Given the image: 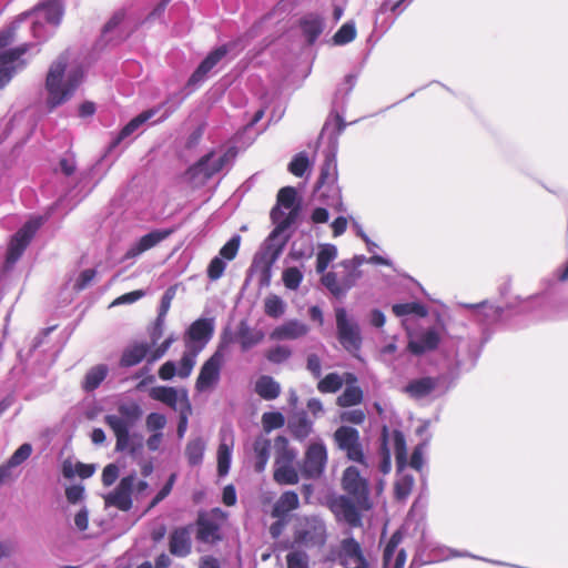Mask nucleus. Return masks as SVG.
<instances>
[{
    "mask_svg": "<svg viewBox=\"0 0 568 568\" xmlns=\"http://www.w3.org/2000/svg\"><path fill=\"white\" fill-rule=\"evenodd\" d=\"M63 4L61 0H43L30 11H26L6 29L0 31V89L4 88L13 74L24 67L21 57L29 50L30 44L23 43L18 48L2 51L17 38V30L26 26L32 37L39 42L52 36L61 22Z\"/></svg>",
    "mask_w": 568,
    "mask_h": 568,
    "instance_id": "nucleus-1",
    "label": "nucleus"
},
{
    "mask_svg": "<svg viewBox=\"0 0 568 568\" xmlns=\"http://www.w3.org/2000/svg\"><path fill=\"white\" fill-rule=\"evenodd\" d=\"M296 190L285 186L278 191L277 204L271 211V220L275 229L271 232L264 243L260 260L268 272L280 258L287 242L284 232L295 222L297 210L295 209Z\"/></svg>",
    "mask_w": 568,
    "mask_h": 568,
    "instance_id": "nucleus-2",
    "label": "nucleus"
},
{
    "mask_svg": "<svg viewBox=\"0 0 568 568\" xmlns=\"http://www.w3.org/2000/svg\"><path fill=\"white\" fill-rule=\"evenodd\" d=\"M84 78L80 65H69L68 57L61 54L49 68L45 79V103L49 110L69 101Z\"/></svg>",
    "mask_w": 568,
    "mask_h": 568,
    "instance_id": "nucleus-3",
    "label": "nucleus"
},
{
    "mask_svg": "<svg viewBox=\"0 0 568 568\" xmlns=\"http://www.w3.org/2000/svg\"><path fill=\"white\" fill-rule=\"evenodd\" d=\"M336 153V142L332 143L325 150L324 163L321 168L320 178L316 183V193L318 199L328 207L337 212H345L346 209L342 200V192L337 185Z\"/></svg>",
    "mask_w": 568,
    "mask_h": 568,
    "instance_id": "nucleus-4",
    "label": "nucleus"
},
{
    "mask_svg": "<svg viewBox=\"0 0 568 568\" xmlns=\"http://www.w3.org/2000/svg\"><path fill=\"white\" fill-rule=\"evenodd\" d=\"M325 520L318 515L297 516L293 526V544L305 549H321L327 541Z\"/></svg>",
    "mask_w": 568,
    "mask_h": 568,
    "instance_id": "nucleus-5",
    "label": "nucleus"
},
{
    "mask_svg": "<svg viewBox=\"0 0 568 568\" xmlns=\"http://www.w3.org/2000/svg\"><path fill=\"white\" fill-rule=\"evenodd\" d=\"M245 45L246 42H244L243 39H236L212 50L189 78L185 85V89L189 90V92H179L178 94L186 97L207 79L209 74L219 65L220 62L226 59L230 54L232 57L237 55Z\"/></svg>",
    "mask_w": 568,
    "mask_h": 568,
    "instance_id": "nucleus-6",
    "label": "nucleus"
},
{
    "mask_svg": "<svg viewBox=\"0 0 568 568\" xmlns=\"http://www.w3.org/2000/svg\"><path fill=\"white\" fill-rule=\"evenodd\" d=\"M184 99L185 95L171 94L162 104L140 113L120 131L114 142L118 144L131 136L143 123L151 120L161 111V115L154 122L168 119L182 104Z\"/></svg>",
    "mask_w": 568,
    "mask_h": 568,
    "instance_id": "nucleus-7",
    "label": "nucleus"
},
{
    "mask_svg": "<svg viewBox=\"0 0 568 568\" xmlns=\"http://www.w3.org/2000/svg\"><path fill=\"white\" fill-rule=\"evenodd\" d=\"M234 153L229 151H212L202 156L187 170L189 179L195 184H204L210 178L219 173L232 159Z\"/></svg>",
    "mask_w": 568,
    "mask_h": 568,
    "instance_id": "nucleus-8",
    "label": "nucleus"
},
{
    "mask_svg": "<svg viewBox=\"0 0 568 568\" xmlns=\"http://www.w3.org/2000/svg\"><path fill=\"white\" fill-rule=\"evenodd\" d=\"M227 519V513L221 508L201 511L196 519V539L200 542L214 545L223 539L222 527Z\"/></svg>",
    "mask_w": 568,
    "mask_h": 568,
    "instance_id": "nucleus-9",
    "label": "nucleus"
},
{
    "mask_svg": "<svg viewBox=\"0 0 568 568\" xmlns=\"http://www.w3.org/2000/svg\"><path fill=\"white\" fill-rule=\"evenodd\" d=\"M332 557L343 568H375L366 558L361 544L351 534L339 541L332 551Z\"/></svg>",
    "mask_w": 568,
    "mask_h": 568,
    "instance_id": "nucleus-10",
    "label": "nucleus"
},
{
    "mask_svg": "<svg viewBox=\"0 0 568 568\" xmlns=\"http://www.w3.org/2000/svg\"><path fill=\"white\" fill-rule=\"evenodd\" d=\"M224 362V346L221 345L201 366L195 382L196 392H212L219 385Z\"/></svg>",
    "mask_w": 568,
    "mask_h": 568,
    "instance_id": "nucleus-11",
    "label": "nucleus"
},
{
    "mask_svg": "<svg viewBox=\"0 0 568 568\" xmlns=\"http://www.w3.org/2000/svg\"><path fill=\"white\" fill-rule=\"evenodd\" d=\"M390 449L394 450L398 465H403L406 462V440L400 430H389L387 426H384L381 435V450L383 454V462L381 469L384 474L390 470Z\"/></svg>",
    "mask_w": 568,
    "mask_h": 568,
    "instance_id": "nucleus-12",
    "label": "nucleus"
},
{
    "mask_svg": "<svg viewBox=\"0 0 568 568\" xmlns=\"http://www.w3.org/2000/svg\"><path fill=\"white\" fill-rule=\"evenodd\" d=\"M337 337L342 346L349 353L359 351L362 345L361 329L357 322L349 317L346 310H335Z\"/></svg>",
    "mask_w": 568,
    "mask_h": 568,
    "instance_id": "nucleus-13",
    "label": "nucleus"
},
{
    "mask_svg": "<svg viewBox=\"0 0 568 568\" xmlns=\"http://www.w3.org/2000/svg\"><path fill=\"white\" fill-rule=\"evenodd\" d=\"M337 447L346 454V457L364 467H368L367 458L363 450L359 433L356 428L341 426L334 433Z\"/></svg>",
    "mask_w": 568,
    "mask_h": 568,
    "instance_id": "nucleus-14",
    "label": "nucleus"
},
{
    "mask_svg": "<svg viewBox=\"0 0 568 568\" xmlns=\"http://www.w3.org/2000/svg\"><path fill=\"white\" fill-rule=\"evenodd\" d=\"M327 464V449L322 439L313 440L306 448L301 466L302 476L316 479L322 476Z\"/></svg>",
    "mask_w": 568,
    "mask_h": 568,
    "instance_id": "nucleus-15",
    "label": "nucleus"
},
{
    "mask_svg": "<svg viewBox=\"0 0 568 568\" xmlns=\"http://www.w3.org/2000/svg\"><path fill=\"white\" fill-rule=\"evenodd\" d=\"M43 216H33L29 221H27L23 226L12 236L8 253H7V263L14 264L26 247L30 243L31 239L36 234V232L40 229V226L44 223Z\"/></svg>",
    "mask_w": 568,
    "mask_h": 568,
    "instance_id": "nucleus-16",
    "label": "nucleus"
},
{
    "mask_svg": "<svg viewBox=\"0 0 568 568\" xmlns=\"http://www.w3.org/2000/svg\"><path fill=\"white\" fill-rule=\"evenodd\" d=\"M214 328L213 318L194 321L184 334L185 348L200 354L213 337Z\"/></svg>",
    "mask_w": 568,
    "mask_h": 568,
    "instance_id": "nucleus-17",
    "label": "nucleus"
},
{
    "mask_svg": "<svg viewBox=\"0 0 568 568\" xmlns=\"http://www.w3.org/2000/svg\"><path fill=\"white\" fill-rule=\"evenodd\" d=\"M342 481L344 490L355 498L361 507H368V483L355 466L344 470Z\"/></svg>",
    "mask_w": 568,
    "mask_h": 568,
    "instance_id": "nucleus-18",
    "label": "nucleus"
},
{
    "mask_svg": "<svg viewBox=\"0 0 568 568\" xmlns=\"http://www.w3.org/2000/svg\"><path fill=\"white\" fill-rule=\"evenodd\" d=\"M241 236L233 235L220 250L219 255L212 258L207 266V277L217 281L224 274L226 262L235 258L240 248Z\"/></svg>",
    "mask_w": 568,
    "mask_h": 568,
    "instance_id": "nucleus-19",
    "label": "nucleus"
},
{
    "mask_svg": "<svg viewBox=\"0 0 568 568\" xmlns=\"http://www.w3.org/2000/svg\"><path fill=\"white\" fill-rule=\"evenodd\" d=\"M136 475L130 474L123 477L116 488L104 497L106 506H113L128 511L132 507V491L135 486Z\"/></svg>",
    "mask_w": 568,
    "mask_h": 568,
    "instance_id": "nucleus-20",
    "label": "nucleus"
},
{
    "mask_svg": "<svg viewBox=\"0 0 568 568\" xmlns=\"http://www.w3.org/2000/svg\"><path fill=\"white\" fill-rule=\"evenodd\" d=\"M462 307L470 311L471 318L478 324L489 327L504 320L505 310L487 301L477 304H460Z\"/></svg>",
    "mask_w": 568,
    "mask_h": 568,
    "instance_id": "nucleus-21",
    "label": "nucleus"
},
{
    "mask_svg": "<svg viewBox=\"0 0 568 568\" xmlns=\"http://www.w3.org/2000/svg\"><path fill=\"white\" fill-rule=\"evenodd\" d=\"M329 508L335 515L337 521H343L351 528H357L362 526V515L348 497H335L332 499Z\"/></svg>",
    "mask_w": 568,
    "mask_h": 568,
    "instance_id": "nucleus-22",
    "label": "nucleus"
},
{
    "mask_svg": "<svg viewBox=\"0 0 568 568\" xmlns=\"http://www.w3.org/2000/svg\"><path fill=\"white\" fill-rule=\"evenodd\" d=\"M408 345L407 349L414 355H422L435 349L440 341L436 328H427L420 332H412L407 328Z\"/></svg>",
    "mask_w": 568,
    "mask_h": 568,
    "instance_id": "nucleus-23",
    "label": "nucleus"
},
{
    "mask_svg": "<svg viewBox=\"0 0 568 568\" xmlns=\"http://www.w3.org/2000/svg\"><path fill=\"white\" fill-rule=\"evenodd\" d=\"M217 474L224 477L229 474L234 447V433L230 426H223L219 433Z\"/></svg>",
    "mask_w": 568,
    "mask_h": 568,
    "instance_id": "nucleus-24",
    "label": "nucleus"
},
{
    "mask_svg": "<svg viewBox=\"0 0 568 568\" xmlns=\"http://www.w3.org/2000/svg\"><path fill=\"white\" fill-rule=\"evenodd\" d=\"M193 526L186 525L174 528L169 536V550L171 555L184 558L192 551Z\"/></svg>",
    "mask_w": 568,
    "mask_h": 568,
    "instance_id": "nucleus-25",
    "label": "nucleus"
},
{
    "mask_svg": "<svg viewBox=\"0 0 568 568\" xmlns=\"http://www.w3.org/2000/svg\"><path fill=\"white\" fill-rule=\"evenodd\" d=\"M171 230H154L143 235L139 241L133 243L123 256V261L134 260L145 251L154 247L160 242L171 235Z\"/></svg>",
    "mask_w": 568,
    "mask_h": 568,
    "instance_id": "nucleus-26",
    "label": "nucleus"
},
{
    "mask_svg": "<svg viewBox=\"0 0 568 568\" xmlns=\"http://www.w3.org/2000/svg\"><path fill=\"white\" fill-rule=\"evenodd\" d=\"M402 539L403 534L400 530H397L386 544L383 552L384 568H404L406 551L403 548H398Z\"/></svg>",
    "mask_w": 568,
    "mask_h": 568,
    "instance_id": "nucleus-27",
    "label": "nucleus"
},
{
    "mask_svg": "<svg viewBox=\"0 0 568 568\" xmlns=\"http://www.w3.org/2000/svg\"><path fill=\"white\" fill-rule=\"evenodd\" d=\"M105 424L113 430L116 437V450L124 452L130 447V420L120 415H106Z\"/></svg>",
    "mask_w": 568,
    "mask_h": 568,
    "instance_id": "nucleus-28",
    "label": "nucleus"
},
{
    "mask_svg": "<svg viewBox=\"0 0 568 568\" xmlns=\"http://www.w3.org/2000/svg\"><path fill=\"white\" fill-rule=\"evenodd\" d=\"M308 333V326L301 321L290 320L276 326L270 334L273 341L297 339Z\"/></svg>",
    "mask_w": 568,
    "mask_h": 568,
    "instance_id": "nucleus-29",
    "label": "nucleus"
},
{
    "mask_svg": "<svg viewBox=\"0 0 568 568\" xmlns=\"http://www.w3.org/2000/svg\"><path fill=\"white\" fill-rule=\"evenodd\" d=\"M437 386L438 379L427 376L412 379L404 389L412 398L422 399L430 395Z\"/></svg>",
    "mask_w": 568,
    "mask_h": 568,
    "instance_id": "nucleus-30",
    "label": "nucleus"
},
{
    "mask_svg": "<svg viewBox=\"0 0 568 568\" xmlns=\"http://www.w3.org/2000/svg\"><path fill=\"white\" fill-rule=\"evenodd\" d=\"M150 346L148 343H134L125 347L122 352L119 365L128 368L140 364L148 355Z\"/></svg>",
    "mask_w": 568,
    "mask_h": 568,
    "instance_id": "nucleus-31",
    "label": "nucleus"
},
{
    "mask_svg": "<svg viewBox=\"0 0 568 568\" xmlns=\"http://www.w3.org/2000/svg\"><path fill=\"white\" fill-rule=\"evenodd\" d=\"M300 507L298 495L293 490L284 491L272 508V517H286Z\"/></svg>",
    "mask_w": 568,
    "mask_h": 568,
    "instance_id": "nucleus-32",
    "label": "nucleus"
},
{
    "mask_svg": "<svg viewBox=\"0 0 568 568\" xmlns=\"http://www.w3.org/2000/svg\"><path fill=\"white\" fill-rule=\"evenodd\" d=\"M264 338V333L260 329H254L248 326L246 322H241L236 332V339L239 341L242 351L246 352L260 344Z\"/></svg>",
    "mask_w": 568,
    "mask_h": 568,
    "instance_id": "nucleus-33",
    "label": "nucleus"
},
{
    "mask_svg": "<svg viewBox=\"0 0 568 568\" xmlns=\"http://www.w3.org/2000/svg\"><path fill=\"white\" fill-rule=\"evenodd\" d=\"M392 310H393V313L397 317L403 318L402 322L406 329L408 328V326H407V323H408L407 317L408 316H415V317L422 318V317H426L428 314L427 307L424 304L418 303V302L394 304Z\"/></svg>",
    "mask_w": 568,
    "mask_h": 568,
    "instance_id": "nucleus-34",
    "label": "nucleus"
},
{
    "mask_svg": "<svg viewBox=\"0 0 568 568\" xmlns=\"http://www.w3.org/2000/svg\"><path fill=\"white\" fill-rule=\"evenodd\" d=\"M301 29L310 44L314 43L324 29V20L315 13L306 14L301 19Z\"/></svg>",
    "mask_w": 568,
    "mask_h": 568,
    "instance_id": "nucleus-35",
    "label": "nucleus"
},
{
    "mask_svg": "<svg viewBox=\"0 0 568 568\" xmlns=\"http://www.w3.org/2000/svg\"><path fill=\"white\" fill-rule=\"evenodd\" d=\"M255 393L265 400H273L281 394V385L272 376H260L254 385Z\"/></svg>",
    "mask_w": 568,
    "mask_h": 568,
    "instance_id": "nucleus-36",
    "label": "nucleus"
},
{
    "mask_svg": "<svg viewBox=\"0 0 568 568\" xmlns=\"http://www.w3.org/2000/svg\"><path fill=\"white\" fill-rule=\"evenodd\" d=\"M288 429L295 439L303 442L312 434L313 422L303 413L290 419Z\"/></svg>",
    "mask_w": 568,
    "mask_h": 568,
    "instance_id": "nucleus-37",
    "label": "nucleus"
},
{
    "mask_svg": "<svg viewBox=\"0 0 568 568\" xmlns=\"http://www.w3.org/2000/svg\"><path fill=\"white\" fill-rule=\"evenodd\" d=\"M345 376H346V378L344 379L337 373H329L318 382L317 389L323 394L336 393L337 390H339L342 388L344 382H347V383L356 382V377L353 374L346 373Z\"/></svg>",
    "mask_w": 568,
    "mask_h": 568,
    "instance_id": "nucleus-38",
    "label": "nucleus"
},
{
    "mask_svg": "<svg viewBox=\"0 0 568 568\" xmlns=\"http://www.w3.org/2000/svg\"><path fill=\"white\" fill-rule=\"evenodd\" d=\"M109 374V367L105 364H98L93 367H91L83 381H82V387L85 392H93L95 390L102 382L106 378Z\"/></svg>",
    "mask_w": 568,
    "mask_h": 568,
    "instance_id": "nucleus-39",
    "label": "nucleus"
},
{
    "mask_svg": "<svg viewBox=\"0 0 568 568\" xmlns=\"http://www.w3.org/2000/svg\"><path fill=\"white\" fill-rule=\"evenodd\" d=\"M253 450L255 454L254 468L257 473L264 471L270 458L271 440L266 437L260 436L254 440Z\"/></svg>",
    "mask_w": 568,
    "mask_h": 568,
    "instance_id": "nucleus-40",
    "label": "nucleus"
},
{
    "mask_svg": "<svg viewBox=\"0 0 568 568\" xmlns=\"http://www.w3.org/2000/svg\"><path fill=\"white\" fill-rule=\"evenodd\" d=\"M274 480L280 485H296L300 480L298 473L294 467V463L275 464L274 463Z\"/></svg>",
    "mask_w": 568,
    "mask_h": 568,
    "instance_id": "nucleus-41",
    "label": "nucleus"
},
{
    "mask_svg": "<svg viewBox=\"0 0 568 568\" xmlns=\"http://www.w3.org/2000/svg\"><path fill=\"white\" fill-rule=\"evenodd\" d=\"M32 453V446L29 443L22 444L10 457L6 466L0 467V483L9 476L10 468L24 463Z\"/></svg>",
    "mask_w": 568,
    "mask_h": 568,
    "instance_id": "nucleus-42",
    "label": "nucleus"
},
{
    "mask_svg": "<svg viewBox=\"0 0 568 568\" xmlns=\"http://www.w3.org/2000/svg\"><path fill=\"white\" fill-rule=\"evenodd\" d=\"M297 457V450L290 447L288 440L284 436H277L275 439V464L294 463Z\"/></svg>",
    "mask_w": 568,
    "mask_h": 568,
    "instance_id": "nucleus-43",
    "label": "nucleus"
},
{
    "mask_svg": "<svg viewBox=\"0 0 568 568\" xmlns=\"http://www.w3.org/2000/svg\"><path fill=\"white\" fill-rule=\"evenodd\" d=\"M206 444L201 437L189 440L185 447V456L190 466H199L203 462Z\"/></svg>",
    "mask_w": 568,
    "mask_h": 568,
    "instance_id": "nucleus-44",
    "label": "nucleus"
},
{
    "mask_svg": "<svg viewBox=\"0 0 568 568\" xmlns=\"http://www.w3.org/2000/svg\"><path fill=\"white\" fill-rule=\"evenodd\" d=\"M150 397L176 409L179 393L174 387L155 386L150 389Z\"/></svg>",
    "mask_w": 568,
    "mask_h": 568,
    "instance_id": "nucleus-45",
    "label": "nucleus"
},
{
    "mask_svg": "<svg viewBox=\"0 0 568 568\" xmlns=\"http://www.w3.org/2000/svg\"><path fill=\"white\" fill-rule=\"evenodd\" d=\"M337 257V248L333 244L321 245L316 255V272L323 274L328 265Z\"/></svg>",
    "mask_w": 568,
    "mask_h": 568,
    "instance_id": "nucleus-46",
    "label": "nucleus"
},
{
    "mask_svg": "<svg viewBox=\"0 0 568 568\" xmlns=\"http://www.w3.org/2000/svg\"><path fill=\"white\" fill-rule=\"evenodd\" d=\"M363 399V390L356 385H348L344 392L337 397V405L341 407H349L359 404Z\"/></svg>",
    "mask_w": 568,
    "mask_h": 568,
    "instance_id": "nucleus-47",
    "label": "nucleus"
},
{
    "mask_svg": "<svg viewBox=\"0 0 568 568\" xmlns=\"http://www.w3.org/2000/svg\"><path fill=\"white\" fill-rule=\"evenodd\" d=\"M286 310L285 302L277 295H268L264 301V312L272 318L281 317Z\"/></svg>",
    "mask_w": 568,
    "mask_h": 568,
    "instance_id": "nucleus-48",
    "label": "nucleus"
},
{
    "mask_svg": "<svg viewBox=\"0 0 568 568\" xmlns=\"http://www.w3.org/2000/svg\"><path fill=\"white\" fill-rule=\"evenodd\" d=\"M197 355L199 354L193 351L185 349V352L183 353V355L179 362V367L176 366V372H178L179 377L186 378L191 375V373L196 364Z\"/></svg>",
    "mask_w": 568,
    "mask_h": 568,
    "instance_id": "nucleus-49",
    "label": "nucleus"
},
{
    "mask_svg": "<svg viewBox=\"0 0 568 568\" xmlns=\"http://www.w3.org/2000/svg\"><path fill=\"white\" fill-rule=\"evenodd\" d=\"M356 37V28L353 22L344 23L334 34L333 41L337 45H344L353 41Z\"/></svg>",
    "mask_w": 568,
    "mask_h": 568,
    "instance_id": "nucleus-50",
    "label": "nucleus"
},
{
    "mask_svg": "<svg viewBox=\"0 0 568 568\" xmlns=\"http://www.w3.org/2000/svg\"><path fill=\"white\" fill-rule=\"evenodd\" d=\"M262 424L265 432H271L284 426L285 418L280 412H267L262 416Z\"/></svg>",
    "mask_w": 568,
    "mask_h": 568,
    "instance_id": "nucleus-51",
    "label": "nucleus"
},
{
    "mask_svg": "<svg viewBox=\"0 0 568 568\" xmlns=\"http://www.w3.org/2000/svg\"><path fill=\"white\" fill-rule=\"evenodd\" d=\"M321 282L329 291L332 295H334L335 297H343L341 281L336 273H323Z\"/></svg>",
    "mask_w": 568,
    "mask_h": 568,
    "instance_id": "nucleus-52",
    "label": "nucleus"
},
{
    "mask_svg": "<svg viewBox=\"0 0 568 568\" xmlns=\"http://www.w3.org/2000/svg\"><path fill=\"white\" fill-rule=\"evenodd\" d=\"M283 283L288 290H297L303 281V273L297 267H288L283 272Z\"/></svg>",
    "mask_w": 568,
    "mask_h": 568,
    "instance_id": "nucleus-53",
    "label": "nucleus"
},
{
    "mask_svg": "<svg viewBox=\"0 0 568 568\" xmlns=\"http://www.w3.org/2000/svg\"><path fill=\"white\" fill-rule=\"evenodd\" d=\"M291 348L285 345H276L270 348L265 354L267 361L274 364H281L287 361L291 357Z\"/></svg>",
    "mask_w": 568,
    "mask_h": 568,
    "instance_id": "nucleus-54",
    "label": "nucleus"
},
{
    "mask_svg": "<svg viewBox=\"0 0 568 568\" xmlns=\"http://www.w3.org/2000/svg\"><path fill=\"white\" fill-rule=\"evenodd\" d=\"M287 568H310V557L302 550L291 551L286 555Z\"/></svg>",
    "mask_w": 568,
    "mask_h": 568,
    "instance_id": "nucleus-55",
    "label": "nucleus"
},
{
    "mask_svg": "<svg viewBox=\"0 0 568 568\" xmlns=\"http://www.w3.org/2000/svg\"><path fill=\"white\" fill-rule=\"evenodd\" d=\"M310 168V161L305 153L296 154L288 165V170L295 176H303Z\"/></svg>",
    "mask_w": 568,
    "mask_h": 568,
    "instance_id": "nucleus-56",
    "label": "nucleus"
},
{
    "mask_svg": "<svg viewBox=\"0 0 568 568\" xmlns=\"http://www.w3.org/2000/svg\"><path fill=\"white\" fill-rule=\"evenodd\" d=\"M166 425V417L160 413H150L145 419L146 429L151 433L161 432Z\"/></svg>",
    "mask_w": 568,
    "mask_h": 568,
    "instance_id": "nucleus-57",
    "label": "nucleus"
},
{
    "mask_svg": "<svg viewBox=\"0 0 568 568\" xmlns=\"http://www.w3.org/2000/svg\"><path fill=\"white\" fill-rule=\"evenodd\" d=\"M362 273L359 270H345V274L339 278L343 296L356 284L357 280L361 277Z\"/></svg>",
    "mask_w": 568,
    "mask_h": 568,
    "instance_id": "nucleus-58",
    "label": "nucleus"
},
{
    "mask_svg": "<svg viewBox=\"0 0 568 568\" xmlns=\"http://www.w3.org/2000/svg\"><path fill=\"white\" fill-rule=\"evenodd\" d=\"M120 416L124 417L126 420H130V425L133 426L134 423L140 418L142 412L141 408L136 405H122L119 408Z\"/></svg>",
    "mask_w": 568,
    "mask_h": 568,
    "instance_id": "nucleus-59",
    "label": "nucleus"
},
{
    "mask_svg": "<svg viewBox=\"0 0 568 568\" xmlns=\"http://www.w3.org/2000/svg\"><path fill=\"white\" fill-rule=\"evenodd\" d=\"M396 354L397 346L395 342H390L381 347L379 359L387 365H392L394 359L396 358Z\"/></svg>",
    "mask_w": 568,
    "mask_h": 568,
    "instance_id": "nucleus-60",
    "label": "nucleus"
},
{
    "mask_svg": "<svg viewBox=\"0 0 568 568\" xmlns=\"http://www.w3.org/2000/svg\"><path fill=\"white\" fill-rule=\"evenodd\" d=\"M365 413L363 409L356 408L351 410H345L341 414V419L343 422H347L355 425H361L365 420Z\"/></svg>",
    "mask_w": 568,
    "mask_h": 568,
    "instance_id": "nucleus-61",
    "label": "nucleus"
},
{
    "mask_svg": "<svg viewBox=\"0 0 568 568\" xmlns=\"http://www.w3.org/2000/svg\"><path fill=\"white\" fill-rule=\"evenodd\" d=\"M288 255L294 261L310 258L313 255V246L311 243L305 247H297L296 244H293Z\"/></svg>",
    "mask_w": 568,
    "mask_h": 568,
    "instance_id": "nucleus-62",
    "label": "nucleus"
},
{
    "mask_svg": "<svg viewBox=\"0 0 568 568\" xmlns=\"http://www.w3.org/2000/svg\"><path fill=\"white\" fill-rule=\"evenodd\" d=\"M97 272L93 268L84 270L75 281L74 287L78 291L84 290L95 277Z\"/></svg>",
    "mask_w": 568,
    "mask_h": 568,
    "instance_id": "nucleus-63",
    "label": "nucleus"
},
{
    "mask_svg": "<svg viewBox=\"0 0 568 568\" xmlns=\"http://www.w3.org/2000/svg\"><path fill=\"white\" fill-rule=\"evenodd\" d=\"M119 477V468L114 464H109L102 471V483L104 486H111Z\"/></svg>",
    "mask_w": 568,
    "mask_h": 568,
    "instance_id": "nucleus-64",
    "label": "nucleus"
}]
</instances>
